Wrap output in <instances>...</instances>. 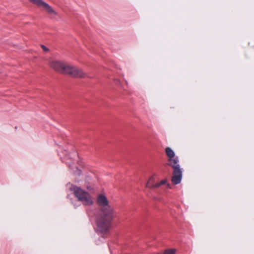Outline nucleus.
I'll return each mask as SVG.
<instances>
[{
  "instance_id": "1",
  "label": "nucleus",
  "mask_w": 254,
  "mask_h": 254,
  "mask_svg": "<svg viewBox=\"0 0 254 254\" xmlns=\"http://www.w3.org/2000/svg\"><path fill=\"white\" fill-rule=\"evenodd\" d=\"M98 204L101 206L99 214L96 219V231L99 233L106 234L110 229L111 221L115 217L112 207L109 205L106 196L99 194L97 197Z\"/></svg>"
},
{
  "instance_id": "2",
  "label": "nucleus",
  "mask_w": 254,
  "mask_h": 254,
  "mask_svg": "<svg viewBox=\"0 0 254 254\" xmlns=\"http://www.w3.org/2000/svg\"><path fill=\"white\" fill-rule=\"evenodd\" d=\"M165 153L168 157V165L173 169L171 181L175 185L179 184L181 182L183 173L182 169L179 164V157L175 156L174 151L169 147L165 148Z\"/></svg>"
},
{
  "instance_id": "3",
  "label": "nucleus",
  "mask_w": 254,
  "mask_h": 254,
  "mask_svg": "<svg viewBox=\"0 0 254 254\" xmlns=\"http://www.w3.org/2000/svg\"><path fill=\"white\" fill-rule=\"evenodd\" d=\"M50 65L58 72L74 77L83 78L86 76V73L81 68L72 66L60 61H52L50 62Z\"/></svg>"
},
{
  "instance_id": "4",
  "label": "nucleus",
  "mask_w": 254,
  "mask_h": 254,
  "mask_svg": "<svg viewBox=\"0 0 254 254\" xmlns=\"http://www.w3.org/2000/svg\"><path fill=\"white\" fill-rule=\"evenodd\" d=\"M67 187L73 192L75 196L84 205H90L93 203L90 194L87 191L84 190L81 188L76 187L72 184H68Z\"/></svg>"
},
{
  "instance_id": "5",
  "label": "nucleus",
  "mask_w": 254,
  "mask_h": 254,
  "mask_svg": "<svg viewBox=\"0 0 254 254\" xmlns=\"http://www.w3.org/2000/svg\"><path fill=\"white\" fill-rule=\"evenodd\" d=\"M39 7L43 8L47 12L52 15H56V12L48 3L42 0H29Z\"/></svg>"
},
{
  "instance_id": "6",
  "label": "nucleus",
  "mask_w": 254,
  "mask_h": 254,
  "mask_svg": "<svg viewBox=\"0 0 254 254\" xmlns=\"http://www.w3.org/2000/svg\"><path fill=\"white\" fill-rule=\"evenodd\" d=\"M167 180L164 179L158 183H155L154 178L153 176L151 177L147 183L146 184V186L150 188H158L161 185H164L166 183Z\"/></svg>"
},
{
  "instance_id": "7",
  "label": "nucleus",
  "mask_w": 254,
  "mask_h": 254,
  "mask_svg": "<svg viewBox=\"0 0 254 254\" xmlns=\"http://www.w3.org/2000/svg\"><path fill=\"white\" fill-rule=\"evenodd\" d=\"M63 153L65 155L64 158L66 159H70L71 160H73L78 157V154L75 151L68 153L66 150H64Z\"/></svg>"
},
{
  "instance_id": "8",
  "label": "nucleus",
  "mask_w": 254,
  "mask_h": 254,
  "mask_svg": "<svg viewBox=\"0 0 254 254\" xmlns=\"http://www.w3.org/2000/svg\"><path fill=\"white\" fill-rule=\"evenodd\" d=\"M66 163L68 164L69 168L72 170V172L74 174L80 176L81 173V171L77 167L73 166L69 161H66Z\"/></svg>"
},
{
  "instance_id": "9",
  "label": "nucleus",
  "mask_w": 254,
  "mask_h": 254,
  "mask_svg": "<svg viewBox=\"0 0 254 254\" xmlns=\"http://www.w3.org/2000/svg\"><path fill=\"white\" fill-rule=\"evenodd\" d=\"M164 254H175V250H167L164 252Z\"/></svg>"
},
{
  "instance_id": "10",
  "label": "nucleus",
  "mask_w": 254,
  "mask_h": 254,
  "mask_svg": "<svg viewBox=\"0 0 254 254\" xmlns=\"http://www.w3.org/2000/svg\"><path fill=\"white\" fill-rule=\"evenodd\" d=\"M41 46L44 51L48 52L49 51V49L47 47H46L45 46H44L43 45H41Z\"/></svg>"
},
{
  "instance_id": "11",
  "label": "nucleus",
  "mask_w": 254,
  "mask_h": 254,
  "mask_svg": "<svg viewBox=\"0 0 254 254\" xmlns=\"http://www.w3.org/2000/svg\"><path fill=\"white\" fill-rule=\"evenodd\" d=\"M87 189H88V190H91L92 189V187H90H90H87Z\"/></svg>"
},
{
  "instance_id": "12",
  "label": "nucleus",
  "mask_w": 254,
  "mask_h": 254,
  "mask_svg": "<svg viewBox=\"0 0 254 254\" xmlns=\"http://www.w3.org/2000/svg\"><path fill=\"white\" fill-rule=\"evenodd\" d=\"M167 187L168 188H171L170 185L169 184H167Z\"/></svg>"
}]
</instances>
